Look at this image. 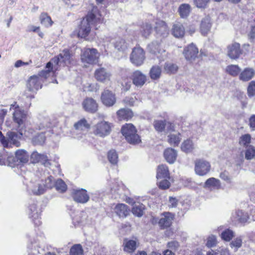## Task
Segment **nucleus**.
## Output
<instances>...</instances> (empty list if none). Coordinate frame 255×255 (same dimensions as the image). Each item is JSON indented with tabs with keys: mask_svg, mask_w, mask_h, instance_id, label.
I'll list each match as a JSON object with an SVG mask.
<instances>
[{
	"mask_svg": "<svg viewBox=\"0 0 255 255\" xmlns=\"http://www.w3.org/2000/svg\"><path fill=\"white\" fill-rule=\"evenodd\" d=\"M103 18L97 7L93 6L87 16L83 18L78 26L77 36L88 40L87 38L91 30V25L94 23H102Z\"/></svg>",
	"mask_w": 255,
	"mask_h": 255,
	"instance_id": "f257e3e1",
	"label": "nucleus"
},
{
	"mask_svg": "<svg viewBox=\"0 0 255 255\" xmlns=\"http://www.w3.org/2000/svg\"><path fill=\"white\" fill-rule=\"evenodd\" d=\"M72 55L68 49H64L59 54L47 63V67H50L54 64L55 70H58L60 66H65L69 65L72 61Z\"/></svg>",
	"mask_w": 255,
	"mask_h": 255,
	"instance_id": "f03ea898",
	"label": "nucleus"
},
{
	"mask_svg": "<svg viewBox=\"0 0 255 255\" xmlns=\"http://www.w3.org/2000/svg\"><path fill=\"white\" fill-rule=\"evenodd\" d=\"M121 132L129 143L136 144L141 142L140 137L137 134V130L132 124L124 125L121 129Z\"/></svg>",
	"mask_w": 255,
	"mask_h": 255,
	"instance_id": "7ed1b4c3",
	"label": "nucleus"
},
{
	"mask_svg": "<svg viewBox=\"0 0 255 255\" xmlns=\"http://www.w3.org/2000/svg\"><path fill=\"white\" fill-rule=\"evenodd\" d=\"M10 110H14L12 114V119L14 122L17 125L18 129L22 128V129H24V122L27 118L26 113L20 109L16 103L10 105Z\"/></svg>",
	"mask_w": 255,
	"mask_h": 255,
	"instance_id": "20e7f679",
	"label": "nucleus"
},
{
	"mask_svg": "<svg viewBox=\"0 0 255 255\" xmlns=\"http://www.w3.org/2000/svg\"><path fill=\"white\" fill-rule=\"evenodd\" d=\"M99 57V53L94 48H87L82 51L81 59L83 65L88 67V65L96 63Z\"/></svg>",
	"mask_w": 255,
	"mask_h": 255,
	"instance_id": "39448f33",
	"label": "nucleus"
},
{
	"mask_svg": "<svg viewBox=\"0 0 255 255\" xmlns=\"http://www.w3.org/2000/svg\"><path fill=\"white\" fill-rule=\"evenodd\" d=\"M15 157L11 156L7 157L6 162L8 166L14 167L28 162L29 155L26 150L18 149L15 151Z\"/></svg>",
	"mask_w": 255,
	"mask_h": 255,
	"instance_id": "423d86ee",
	"label": "nucleus"
},
{
	"mask_svg": "<svg viewBox=\"0 0 255 255\" xmlns=\"http://www.w3.org/2000/svg\"><path fill=\"white\" fill-rule=\"evenodd\" d=\"M111 130L112 124L105 121L98 123L93 127L94 133L102 137L110 134Z\"/></svg>",
	"mask_w": 255,
	"mask_h": 255,
	"instance_id": "0eeeda50",
	"label": "nucleus"
},
{
	"mask_svg": "<svg viewBox=\"0 0 255 255\" xmlns=\"http://www.w3.org/2000/svg\"><path fill=\"white\" fill-rule=\"evenodd\" d=\"M145 59L143 50L139 47H134L130 56V60L132 64L136 66L143 64Z\"/></svg>",
	"mask_w": 255,
	"mask_h": 255,
	"instance_id": "6e6552de",
	"label": "nucleus"
},
{
	"mask_svg": "<svg viewBox=\"0 0 255 255\" xmlns=\"http://www.w3.org/2000/svg\"><path fill=\"white\" fill-rule=\"evenodd\" d=\"M210 163L203 159L196 160L195 163V173L200 175L204 176L207 174L210 170Z\"/></svg>",
	"mask_w": 255,
	"mask_h": 255,
	"instance_id": "1a4fd4ad",
	"label": "nucleus"
},
{
	"mask_svg": "<svg viewBox=\"0 0 255 255\" xmlns=\"http://www.w3.org/2000/svg\"><path fill=\"white\" fill-rule=\"evenodd\" d=\"M25 129H22V128L18 129V133L15 132L9 131L7 133L8 136V146L9 144H12L16 147L20 146V142L18 141V139H20L23 134H25Z\"/></svg>",
	"mask_w": 255,
	"mask_h": 255,
	"instance_id": "9d476101",
	"label": "nucleus"
},
{
	"mask_svg": "<svg viewBox=\"0 0 255 255\" xmlns=\"http://www.w3.org/2000/svg\"><path fill=\"white\" fill-rule=\"evenodd\" d=\"M132 83L137 87H141L147 81V76L139 70L134 71L131 75Z\"/></svg>",
	"mask_w": 255,
	"mask_h": 255,
	"instance_id": "9b49d317",
	"label": "nucleus"
},
{
	"mask_svg": "<svg viewBox=\"0 0 255 255\" xmlns=\"http://www.w3.org/2000/svg\"><path fill=\"white\" fill-rule=\"evenodd\" d=\"M31 161L33 163L40 162L45 167H49L51 163L48 157L43 154H40L37 151H34L31 155Z\"/></svg>",
	"mask_w": 255,
	"mask_h": 255,
	"instance_id": "f8f14e48",
	"label": "nucleus"
},
{
	"mask_svg": "<svg viewBox=\"0 0 255 255\" xmlns=\"http://www.w3.org/2000/svg\"><path fill=\"white\" fill-rule=\"evenodd\" d=\"M72 196L75 201L80 203H86L89 200L87 191L83 189L73 190Z\"/></svg>",
	"mask_w": 255,
	"mask_h": 255,
	"instance_id": "ddd939ff",
	"label": "nucleus"
},
{
	"mask_svg": "<svg viewBox=\"0 0 255 255\" xmlns=\"http://www.w3.org/2000/svg\"><path fill=\"white\" fill-rule=\"evenodd\" d=\"M111 74L104 68H99L95 72L96 79L101 82L105 83L110 80Z\"/></svg>",
	"mask_w": 255,
	"mask_h": 255,
	"instance_id": "4468645a",
	"label": "nucleus"
},
{
	"mask_svg": "<svg viewBox=\"0 0 255 255\" xmlns=\"http://www.w3.org/2000/svg\"><path fill=\"white\" fill-rule=\"evenodd\" d=\"M198 49L193 44L187 46L184 50L183 54L187 60L192 61L197 57Z\"/></svg>",
	"mask_w": 255,
	"mask_h": 255,
	"instance_id": "2eb2a0df",
	"label": "nucleus"
},
{
	"mask_svg": "<svg viewBox=\"0 0 255 255\" xmlns=\"http://www.w3.org/2000/svg\"><path fill=\"white\" fill-rule=\"evenodd\" d=\"M227 49L228 55L231 59H237L242 54L240 44L237 42H234L229 45L227 47Z\"/></svg>",
	"mask_w": 255,
	"mask_h": 255,
	"instance_id": "dca6fc26",
	"label": "nucleus"
},
{
	"mask_svg": "<svg viewBox=\"0 0 255 255\" xmlns=\"http://www.w3.org/2000/svg\"><path fill=\"white\" fill-rule=\"evenodd\" d=\"M174 218V215L170 212H165L161 215L159 221V226L163 229L169 227Z\"/></svg>",
	"mask_w": 255,
	"mask_h": 255,
	"instance_id": "f3484780",
	"label": "nucleus"
},
{
	"mask_svg": "<svg viewBox=\"0 0 255 255\" xmlns=\"http://www.w3.org/2000/svg\"><path fill=\"white\" fill-rule=\"evenodd\" d=\"M101 99L103 103L106 106L111 107L116 102L115 95L109 90H105L102 93Z\"/></svg>",
	"mask_w": 255,
	"mask_h": 255,
	"instance_id": "a211bd4d",
	"label": "nucleus"
},
{
	"mask_svg": "<svg viewBox=\"0 0 255 255\" xmlns=\"http://www.w3.org/2000/svg\"><path fill=\"white\" fill-rule=\"evenodd\" d=\"M28 188L29 191L36 195H41L46 191L45 187L41 182V180L35 182H31Z\"/></svg>",
	"mask_w": 255,
	"mask_h": 255,
	"instance_id": "6ab92c4d",
	"label": "nucleus"
},
{
	"mask_svg": "<svg viewBox=\"0 0 255 255\" xmlns=\"http://www.w3.org/2000/svg\"><path fill=\"white\" fill-rule=\"evenodd\" d=\"M27 88L29 91L34 92L41 88L40 77L37 76H31L28 81Z\"/></svg>",
	"mask_w": 255,
	"mask_h": 255,
	"instance_id": "aec40b11",
	"label": "nucleus"
},
{
	"mask_svg": "<svg viewBox=\"0 0 255 255\" xmlns=\"http://www.w3.org/2000/svg\"><path fill=\"white\" fill-rule=\"evenodd\" d=\"M114 211L120 218H126L129 215L130 209L127 205L119 203L116 205Z\"/></svg>",
	"mask_w": 255,
	"mask_h": 255,
	"instance_id": "412c9836",
	"label": "nucleus"
},
{
	"mask_svg": "<svg viewBox=\"0 0 255 255\" xmlns=\"http://www.w3.org/2000/svg\"><path fill=\"white\" fill-rule=\"evenodd\" d=\"M255 75V70L253 68L247 67L241 71L239 79L243 82H247L251 80Z\"/></svg>",
	"mask_w": 255,
	"mask_h": 255,
	"instance_id": "4be33fe9",
	"label": "nucleus"
},
{
	"mask_svg": "<svg viewBox=\"0 0 255 255\" xmlns=\"http://www.w3.org/2000/svg\"><path fill=\"white\" fill-rule=\"evenodd\" d=\"M82 105L85 110L89 112L95 113L98 109V105L92 98L85 99L83 101Z\"/></svg>",
	"mask_w": 255,
	"mask_h": 255,
	"instance_id": "5701e85b",
	"label": "nucleus"
},
{
	"mask_svg": "<svg viewBox=\"0 0 255 255\" xmlns=\"http://www.w3.org/2000/svg\"><path fill=\"white\" fill-rule=\"evenodd\" d=\"M211 27L210 17L208 16H205L202 19L200 23V29L201 34L203 35H206L210 31Z\"/></svg>",
	"mask_w": 255,
	"mask_h": 255,
	"instance_id": "b1692460",
	"label": "nucleus"
},
{
	"mask_svg": "<svg viewBox=\"0 0 255 255\" xmlns=\"http://www.w3.org/2000/svg\"><path fill=\"white\" fill-rule=\"evenodd\" d=\"M164 157L168 163L173 164L176 160L177 152L172 148H167L164 151Z\"/></svg>",
	"mask_w": 255,
	"mask_h": 255,
	"instance_id": "393cba45",
	"label": "nucleus"
},
{
	"mask_svg": "<svg viewBox=\"0 0 255 255\" xmlns=\"http://www.w3.org/2000/svg\"><path fill=\"white\" fill-rule=\"evenodd\" d=\"M155 30L159 35L163 37L167 36L168 34V28L165 22L162 20H159L156 23Z\"/></svg>",
	"mask_w": 255,
	"mask_h": 255,
	"instance_id": "a878e982",
	"label": "nucleus"
},
{
	"mask_svg": "<svg viewBox=\"0 0 255 255\" xmlns=\"http://www.w3.org/2000/svg\"><path fill=\"white\" fill-rule=\"evenodd\" d=\"M196 148V144L191 139L184 140L181 145V150L186 153L192 152Z\"/></svg>",
	"mask_w": 255,
	"mask_h": 255,
	"instance_id": "bb28decb",
	"label": "nucleus"
},
{
	"mask_svg": "<svg viewBox=\"0 0 255 255\" xmlns=\"http://www.w3.org/2000/svg\"><path fill=\"white\" fill-rule=\"evenodd\" d=\"M117 115L119 120L126 121L131 119L133 116L131 110L125 108L118 110L117 112Z\"/></svg>",
	"mask_w": 255,
	"mask_h": 255,
	"instance_id": "cd10ccee",
	"label": "nucleus"
},
{
	"mask_svg": "<svg viewBox=\"0 0 255 255\" xmlns=\"http://www.w3.org/2000/svg\"><path fill=\"white\" fill-rule=\"evenodd\" d=\"M156 178L159 179L164 178H170L169 169L166 165L161 164L158 166Z\"/></svg>",
	"mask_w": 255,
	"mask_h": 255,
	"instance_id": "c85d7f7f",
	"label": "nucleus"
},
{
	"mask_svg": "<svg viewBox=\"0 0 255 255\" xmlns=\"http://www.w3.org/2000/svg\"><path fill=\"white\" fill-rule=\"evenodd\" d=\"M123 247L125 252L132 253L136 249V242L135 240L125 239L123 242Z\"/></svg>",
	"mask_w": 255,
	"mask_h": 255,
	"instance_id": "c756f323",
	"label": "nucleus"
},
{
	"mask_svg": "<svg viewBox=\"0 0 255 255\" xmlns=\"http://www.w3.org/2000/svg\"><path fill=\"white\" fill-rule=\"evenodd\" d=\"M172 33L174 36L176 37H182L185 33L184 27L181 23L179 22L175 23L173 25Z\"/></svg>",
	"mask_w": 255,
	"mask_h": 255,
	"instance_id": "7c9ffc66",
	"label": "nucleus"
},
{
	"mask_svg": "<svg viewBox=\"0 0 255 255\" xmlns=\"http://www.w3.org/2000/svg\"><path fill=\"white\" fill-rule=\"evenodd\" d=\"M28 214L30 218H32L33 220H36L34 222L35 224L39 225L41 224V222L38 220L39 214L38 212L36 205L35 204H33L29 206Z\"/></svg>",
	"mask_w": 255,
	"mask_h": 255,
	"instance_id": "2f4dec72",
	"label": "nucleus"
},
{
	"mask_svg": "<svg viewBox=\"0 0 255 255\" xmlns=\"http://www.w3.org/2000/svg\"><path fill=\"white\" fill-rule=\"evenodd\" d=\"M235 221H238L241 223H245L249 219V216L248 213L242 210H238L233 216Z\"/></svg>",
	"mask_w": 255,
	"mask_h": 255,
	"instance_id": "473e14b6",
	"label": "nucleus"
},
{
	"mask_svg": "<svg viewBox=\"0 0 255 255\" xmlns=\"http://www.w3.org/2000/svg\"><path fill=\"white\" fill-rule=\"evenodd\" d=\"M204 187L211 189H219L221 187V183L219 179L211 177L206 180Z\"/></svg>",
	"mask_w": 255,
	"mask_h": 255,
	"instance_id": "72a5a7b5",
	"label": "nucleus"
},
{
	"mask_svg": "<svg viewBox=\"0 0 255 255\" xmlns=\"http://www.w3.org/2000/svg\"><path fill=\"white\" fill-rule=\"evenodd\" d=\"M181 139V134L179 132L170 133L167 136V141L173 146H178Z\"/></svg>",
	"mask_w": 255,
	"mask_h": 255,
	"instance_id": "f704fd0d",
	"label": "nucleus"
},
{
	"mask_svg": "<svg viewBox=\"0 0 255 255\" xmlns=\"http://www.w3.org/2000/svg\"><path fill=\"white\" fill-rule=\"evenodd\" d=\"M191 10V6L189 4L183 3L179 6L178 11L180 17L182 18H185L188 16Z\"/></svg>",
	"mask_w": 255,
	"mask_h": 255,
	"instance_id": "c9c22d12",
	"label": "nucleus"
},
{
	"mask_svg": "<svg viewBox=\"0 0 255 255\" xmlns=\"http://www.w3.org/2000/svg\"><path fill=\"white\" fill-rule=\"evenodd\" d=\"M251 135L249 133L242 135L239 138V144L243 148L248 147L251 143Z\"/></svg>",
	"mask_w": 255,
	"mask_h": 255,
	"instance_id": "e433bc0d",
	"label": "nucleus"
},
{
	"mask_svg": "<svg viewBox=\"0 0 255 255\" xmlns=\"http://www.w3.org/2000/svg\"><path fill=\"white\" fill-rule=\"evenodd\" d=\"M41 24L46 27H49L53 24V21L47 13H42L39 17Z\"/></svg>",
	"mask_w": 255,
	"mask_h": 255,
	"instance_id": "4c0bfd02",
	"label": "nucleus"
},
{
	"mask_svg": "<svg viewBox=\"0 0 255 255\" xmlns=\"http://www.w3.org/2000/svg\"><path fill=\"white\" fill-rule=\"evenodd\" d=\"M226 72L230 75L235 77L239 76L241 72V69L237 65H230L227 66Z\"/></svg>",
	"mask_w": 255,
	"mask_h": 255,
	"instance_id": "58836bf2",
	"label": "nucleus"
},
{
	"mask_svg": "<svg viewBox=\"0 0 255 255\" xmlns=\"http://www.w3.org/2000/svg\"><path fill=\"white\" fill-rule=\"evenodd\" d=\"M144 206L140 203H135L132 208V212L133 215L137 217H141L143 215Z\"/></svg>",
	"mask_w": 255,
	"mask_h": 255,
	"instance_id": "ea45409f",
	"label": "nucleus"
},
{
	"mask_svg": "<svg viewBox=\"0 0 255 255\" xmlns=\"http://www.w3.org/2000/svg\"><path fill=\"white\" fill-rule=\"evenodd\" d=\"M235 233L230 229H225L221 234V239L226 241L230 242L235 237Z\"/></svg>",
	"mask_w": 255,
	"mask_h": 255,
	"instance_id": "a19ab883",
	"label": "nucleus"
},
{
	"mask_svg": "<svg viewBox=\"0 0 255 255\" xmlns=\"http://www.w3.org/2000/svg\"><path fill=\"white\" fill-rule=\"evenodd\" d=\"M161 73V68L158 66H154L150 70L149 76L151 79L156 80L160 78Z\"/></svg>",
	"mask_w": 255,
	"mask_h": 255,
	"instance_id": "79ce46f5",
	"label": "nucleus"
},
{
	"mask_svg": "<svg viewBox=\"0 0 255 255\" xmlns=\"http://www.w3.org/2000/svg\"><path fill=\"white\" fill-rule=\"evenodd\" d=\"M243 239L241 237H238L232 240L230 243V247L235 252H237L242 246Z\"/></svg>",
	"mask_w": 255,
	"mask_h": 255,
	"instance_id": "37998d69",
	"label": "nucleus"
},
{
	"mask_svg": "<svg viewBox=\"0 0 255 255\" xmlns=\"http://www.w3.org/2000/svg\"><path fill=\"white\" fill-rule=\"evenodd\" d=\"M148 49L150 53L156 54L161 52L160 42L157 41H153L148 45Z\"/></svg>",
	"mask_w": 255,
	"mask_h": 255,
	"instance_id": "c03bdc74",
	"label": "nucleus"
},
{
	"mask_svg": "<svg viewBox=\"0 0 255 255\" xmlns=\"http://www.w3.org/2000/svg\"><path fill=\"white\" fill-rule=\"evenodd\" d=\"M74 128L77 130H83L84 129L88 128L89 125L85 119H82L76 123L74 125Z\"/></svg>",
	"mask_w": 255,
	"mask_h": 255,
	"instance_id": "a18cd8bd",
	"label": "nucleus"
},
{
	"mask_svg": "<svg viewBox=\"0 0 255 255\" xmlns=\"http://www.w3.org/2000/svg\"><path fill=\"white\" fill-rule=\"evenodd\" d=\"M245 156L247 160L253 159L255 157V147L253 145H250L246 148Z\"/></svg>",
	"mask_w": 255,
	"mask_h": 255,
	"instance_id": "49530a36",
	"label": "nucleus"
},
{
	"mask_svg": "<svg viewBox=\"0 0 255 255\" xmlns=\"http://www.w3.org/2000/svg\"><path fill=\"white\" fill-rule=\"evenodd\" d=\"M114 46L118 50L121 51H125L128 48L127 44L123 39L117 40L114 44Z\"/></svg>",
	"mask_w": 255,
	"mask_h": 255,
	"instance_id": "de8ad7c7",
	"label": "nucleus"
},
{
	"mask_svg": "<svg viewBox=\"0 0 255 255\" xmlns=\"http://www.w3.org/2000/svg\"><path fill=\"white\" fill-rule=\"evenodd\" d=\"M54 186L56 189L60 192H65L67 188L65 183L61 179H57L54 182Z\"/></svg>",
	"mask_w": 255,
	"mask_h": 255,
	"instance_id": "09e8293b",
	"label": "nucleus"
},
{
	"mask_svg": "<svg viewBox=\"0 0 255 255\" xmlns=\"http://www.w3.org/2000/svg\"><path fill=\"white\" fill-rule=\"evenodd\" d=\"M152 31L151 24L148 23H144L141 28L142 35L145 37L148 36Z\"/></svg>",
	"mask_w": 255,
	"mask_h": 255,
	"instance_id": "8fccbe9b",
	"label": "nucleus"
},
{
	"mask_svg": "<svg viewBox=\"0 0 255 255\" xmlns=\"http://www.w3.org/2000/svg\"><path fill=\"white\" fill-rule=\"evenodd\" d=\"M108 159L109 162L115 165L118 161V155L117 152L115 150H111L108 153Z\"/></svg>",
	"mask_w": 255,
	"mask_h": 255,
	"instance_id": "3c124183",
	"label": "nucleus"
},
{
	"mask_svg": "<svg viewBox=\"0 0 255 255\" xmlns=\"http://www.w3.org/2000/svg\"><path fill=\"white\" fill-rule=\"evenodd\" d=\"M41 182L43 185L45 189H51L54 186V182L53 178L51 176H48L45 180H41Z\"/></svg>",
	"mask_w": 255,
	"mask_h": 255,
	"instance_id": "603ef678",
	"label": "nucleus"
},
{
	"mask_svg": "<svg viewBox=\"0 0 255 255\" xmlns=\"http://www.w3.org/2000/svg\"><path fill=\"white\" fill-rule=\"evenodd\" d=\"M170 178H164L160 179H157L158 187L161 189H167L170 185L169 180Z\"/></svg>",
	"mask_w": 255,
	"mask_h": 255,
	"instance_id": "864d4df0",
	"label": "nucleus"
},
{
	"mask_svg": "<svg viewBox=\"0 0 255 255\" xmlns=\"http://www.w3.org/2000/svg\"><path fill=\"white\" fill-rule=\"evenodd\" d=\"M71 255H83V250L80 244H76L72 246L70 251Z\"/></svg>",
	"mask_w": 255,
	"mask_h": 255,
	"instance_id": "5fc2aeb1",
	"label": "nucleus"
},
{
	"mask_svg": "<svg viewBox=\"0 0 255 255\" xmlns=\"http://www.w3.org/2000/svg\"><path fill=\"white\" fill-rule=\"evenodd\" d=\"M45 135L44 133L41 132L35 135L33 139L32 142L35 145H42L45 140Z\"/></svg>",
	"mask_w": 255,
	"mask_h": 255,
	"instance_id": "6e6d98bb",
	"label": "nucleus"
},
{
	"mask_svg": "<svg viewBox=\"0 0 255 255\" xmlns=\"http://www.w3.org/2000/svg\"><path fill=\"white\" fill-rule=\"evenodd\" d=\"M164 71L167 73L172 74L175 73L178 69L177 66L171 63H166L164 67Z\"/></svg>",
	"mask_w": 255,
	"mask_h": 255,
	"instance_id": "4d7b16f0",
	"label": "nucleus"
},
{
	"mask_svg": "<svg viewBox=\"0 0 255 255\" xmlns=\"http://www.w3.org/2000/svg\"><path fill=\"white\" fill-rule=\"evenodd\" d=\"M54 67H55L54 64H52L50 67H47V65L46 66L45 70H42L39 73V77H43L44 78H47L50 75L51 72H55L56 70H54Z\"/></svg>",
	"mask_w": 255,
	"mask_h": 255,
	"instance_id": "13d9d810",
	"label": "nucleus"
},
{
	"mask_svg": "<svg viewBox=\"0 0 255 255\" xmlns=\"http://www.w3.org/2000/svg\"><path fill=\"white\" fill-rule=\"evenodd\" d=\"M137 102V98L135 95H133L130 97H127L124 100V102L129 106L135 105Z\"/></svg>",
	"mask_w": 255,
	"mask_h": 255,
	"instance_id": "bf43d9fd",
	"label": "nucleus"
},
{
	"mask_svg": "<svg viewBox=\"0 0 255 255\" xmlns=\"http://www.w3.org/2000/svg\"><path fill=\"white\" fill-rule=\"evenodd\" d=\"M154 127L158 131H162L165 128V123L164 121H155Z\"/></svg>",
	"mask_w": 255,
	"mask_h": 255,
	"instance_id": "052dcab7",
	"label": "nucleus"
},
{
	"mask_svg": "<svg viewBox=\"0 0 255 255\" xmlns=\"http://www.w3.org/2000/svg\"><path fill=\"white\" fill-rule=\"evenodd\" d=\"M248 94L249 97H253L255 95V81H251L248 86Z\"/></svg>",
	"mask_w": 255,
	"mask_h": 255,
	"instance_id": "680f3d73",
	"label": "nucleus"
},
{
	"mask_svg": "<svg viewBox=\"0 0 255 255\" xmlns=\"http://www.w3.org/2000/svg\"><path fill=\"white\" fill-rule=\"evenodd\" d=\"M217 244V238L214 235L210 236L207 239L206 246L211 248L215 246Z\"/></svg>",
	"mask_w": 255,
	"mask_h": 255,
	"instance_id": "e2e57ef3",
	"label": "nucleus"
},
{
	"mask_svg": "<svg viewBox=\"0 0 255 255\" xmlns=\"http://www.w3.org/2000/svg\"><path fill=\"white\" fill-rule=\"evenodd\" d=\"M179 246V244L176 241H172L168 243L167 244L168 248L174 251L177 250Z\"/></svg>",
	"mask_w": 255,
	"mask_h": 255,
	"instance_id": "0e129e2a",
	"label": "nucleus"
},
{
	"mask_svg": "<svg viewBox=\"0 0 255 255\" xmlns=\"http://www.w3.org/2000/svg\"><path fill=\"white\" fill-rule=\"evenodd\" d=\"M220 177L227 182L229 183L231 182V178L229 175V173L226 171L221 172L220 175Z\"/></svg>",
	"mask_w": 255,
	"mask_h": 255,
	"instance_id": "69168bd1",
	"label": "nucleus"
},
{
	"mask_svg": "<svg viewBox=\"0 0 255 255\" xmlns=\"http://www.w3.org/2000/svg\"><path fill=\"white\" fill-rule=\"evenodd\" d=\"M178 204V200L172 197H170L169 199V207L174 208L177 206Z\"/></svg>",
	"mask_w": 255,
	"mask_h": 255,
	"instance_id": "338daca9",
	"label": "nucleus"
},
{
	"mask_svg": "<svg viewBox=\"0 0 255 255\" xmlns=\"http://www.w3.org/2000/svg\"><path fill=\"white\" fill-rule=\"evenodd\" d=\"M249 125L253 130H255V115H253L249 119Z\"/></svg>",
	"mask_w": 255,
	"mask_h": 255,
	"instance_id": "774afa93",
	"label": "nucleus"
}]
</instances>
